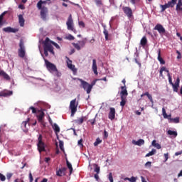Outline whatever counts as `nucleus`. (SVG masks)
Masks as SVG:
<instances>
[{
  "label": "nucleus",
  "instance_id": "1",
  "mask_svg": "<svg viewBox=\"0 0 182 182\" xmlns=\"http://www.w3.org/2000/svg\"><path fill=\"white\" fill-rule=\"evenodd\" d=\"M43 49H44L45 56L46 57L49 56L48 52H50V53H52V55H55V51L53 50V46H52V44H50L49 38L48 37L46 38L44 41Z\"/></svg>",
  "mask_w": 182,
  "mask_h": 182
},
{
  "label": "nucleus",
  "instance_id": "2",
  "mask_svg": "<svg viewBox=\"0 0 182 182\" xmlns=\"http://www.w3.org/2000/svg\"><path fill=\"white\" fill-rule=\"evenodd\" d=\"M66 25L68 31H72V32L76 33V28H75V24L73 23V18H72V14H70V16H68Z\"/></svg>",
  "mask_w": 182,
  "mask_h": 182
},
{
  "label": "nucleus",
  "instance_id": "3",
  "mask_svg": "<svg viewBox=\"0 0 182 182\" xmlns=\"http://www.w3.org/2000/svg\"><path fill=\"white\" fill-rule=\"evenodd\" d=\"M42 134H39L38 138V144L37 147L39 153H42V151H46V149H45L46 145L45 142H43Z\"/></svg>",
  "mask_w": 182,
  "mask_h": 182
},
{
  "label": "nucleus",
  "instance_id": "4",
  "mask_svg": "<svg viewBox=\"0 0 182 182\" xmlns=\"http://www.w3.org/2000/svg\"><path fill=\"white\" fill-rule=\"evenodd\" d=\"M44 62L48 72H50V73L58 72V68L55 64L49 62V60L46 58H44Z\"/></svg>",
  "mask_w": 182,
  "mask_h": 182
},
{
  "label": "nucleus",
  "instance_id": "5",
  "mask_svg": "<svg viewBox=\"0 0 182 182\" xmlns=\"http://www.w3.org/2000/svg\"><path fill=\"white\" fill-rule=\"evenodd\" d=\"M78 105L79 104L77 102H76V98H75L74 100L70 101V109L71 110V117H73V116H75V113H76V112H77Z\"/></svg>",
  "mask_w": 182,
  "mask_h": 182
},
{
  "label": "nucleus",
  "instance_id": "6",
  "mask_svg": "<svg viewBox=\"0 0 182 182\" xmlns=\"http://www.w3.org/2000/svg\"><path fill=\"white\" fill-rule=\"evenodd\" d=\"M177 4V0H171L167 4L164 5H161V12H164L167 9V8H174V6Z\"/></svg>",
  "mask_w": 182,
  "mask_h": 182
},
{
  "label": "nucleus",
  "instance_id": "7",
  "mask_svg": "<svg viewBox=\"0 0 182 182\" xmlns=\"http://www.w3.org/2000/svg\"><path fill=\"white\" fill-rule=\"evenodd\" d=\"M18 56L20 58H25V43L23 40L21 39L19 43Z\"/></svg>",
  "mask_w": 182,
  "mask_h": 182
},
{
  "label": "nucleus",
  "instance_id": "8",
  "mask_svg": "<svg viewBox=\"0 0 182 182\" xmlns=\"http://www.w3.org/2000/svg\"><path fill=\"white\" fill-rule=\"evenodd\" d=\"M38 9L41 10L40 15H41V19H43V21H46V18L49 12L48 10V7H45V6H43L42 9Z\"/></svg>",
  "mask_w": 182,
  "mask_h": 182
},
{
  "label": "nucleus",
  "instance_id": "9",
  "mask_svg": "<svg viewBox=\"0 0 182 182\" xmlns=\"http://www.w3.org/2000/svg\"><path fill=\"white\" fill-rule=\"evenodd\" d=\"M154 29V31H157L160 35H164L166 33V28L160 23L156 24Z\"/></svg>",
  "mask_w": 182,
  "mask_h": 182
},
{
  "label": "nucleus",
  "instance_id": "10",
  "mask_svg": "<svg viewBox=\"0 0 182 182\" xmlns=\"http://www.w3.org/2000/svg\"><path fill=\"white\" fill-rule=\"evenodd\" d=\"M122 11H124V13L127 15V16L128 18H132V16H133V11L132 10V9L130 7L124 6L122 8Z\"/></svg>",
  "mask_w": 182,
  "mask_h": 182
},
{
  "label": "nucleus",
  "instance_id": "11",
  "mask_svg": "<svg viewBox=\"0 0 182 182\" xmlns=\"http://www.w3.org/2000/svg\"><path fill=\"white\" fill-rule=\"evenodd\" d=\"M12 95H14V92L8 90H4L0 92V97H9Z\"/></svg>",
  "mask_w": 182,
  "mask_h": 182
},
{
  "label": "nucleus",
  "instance_id": "12",
  "mask_svg": "<svg viewBox=\"0 0 182 182\" xmlns=\"http://www.w3.org/2000/svg\"><path fill=\"white\" fill-rule=\"evenodd\" d=\"M3 32H6V33H16V32H19V28H14L11 26H9L4 28Z\"/></svg>",
  "mask_w": 182,
  "mask_h": 182
},
{
  "label": "nucleus",
  "instance_id": "13",
  "mask_svg": "<svg viewBox=\"0 0 182 182\" xmlns=\"http://www.w3.org/2000/svg\"><path fill=\"white\" fill-rule=\"evenodd\" d=\"M115 117H116V109L113 107L109 108L108 119H109V120H114Z\"/></svg>",
  "mask_w": 182,
  "mask_h": 182
},
{
  "label": "nucleus",
  "instance_id": "14",
  "mask_svg": "<svg viewBox=\"0 0 182 182\" xmlns=\"http://www.w3.org/2000/svg\"><path fill=\"white\" fill-rule=\"evenodd\" d=\"M66 170H68V168L65 167L59 168V170L56 171V176L58 177H63V176H65Z\"/></svg>",
  "mask_w": 182,
  "mask_h": 182
},
{
  "label": "nucleus",
  "instance_id": "15",
  "mask_svg": "<svg viewBox=\"0 0 182 182\" xmlns=\"http://www.w3.org/2000/svg\"><path fill=\"white\" fill-rule=\"evenodd\" d=\"M79 80L81 82L82 87L87 92V89H89L90 84L82 79H79Z\"/></svg>",
  "mask_w": 182,
  "mask_h": 182
},
{
  "label": "nucleus",
  "instance_id": "16",
  "mask_svg": "<svg viewBox=\"0 0 182 182\" xmlns=\"http://www.w3.org/2000/svg\"><path fill=\"white\" fill-rule=\"evenodd\" d=\"M173 88V92H178V87L180 86V78L178 77L175 83L172 85Z\"/></svg>",
  "mask_w": 182,
  "mask_h": 182
},
{
  "label": "nucleus",
  "instance_id": "17",
  "mask_svg": "<svg viewBox=\"0 0 182 182\" xmlns=\"http://www.w3.org/2000/svg\"><path fill=\"white\" fill-rule=\"evenodd\" d=\"M144 96H146L148 97L152 105L154 104L153 97L151 96V95H150V93H149V92H146L145 93L141 95V97H143Z\"/></svg>",
  "mask_w": 182,
  "mask_h": 182
},
{
  "label": "nucleus",
  "instance_id": "18",
  "mask_svg": "<svg viewBox=\"0 0 182 182\" xmlns=\"http://www.w3.org/2000/svg\"><path fill=\"white\" fill-rule=\"evenodd\" d=\"M18 16V23L20 26L21 27L25 26V18H23V15L19 14Z\"/></svg>",
  "mask_w": 182,
  "mask_h": 182
},
{
  "label": "nucleus",
  "instance_id": "19",
  "mask_svg": "<svg viewBox=\"0 0 182 182\" xmlns=\"http://www.w3.org/2000/svg\"><path fill=\"white\" fill-rule=\"evenodd\" d=\"M158 60L160 62L161 65H166V61L161 58V50H158Z\"/></svg>",
  "mask_w": 182,
  "mask_h": 182
},
{
  "label": "nucleus",
  "instance_id": "20",
  "mask_svg": "<svg viewBox=\"0 0 182 182\" xmlns=\"http://www.w3.org/2000/svg\"><path fill=\"white\" fill-rule=\"evenodd\" d=\"M67 58V66L68 69H70L71 70H75V65L72 64V60L69 59V58L66 57Z\"/></svg>",
  "mask_w": 182,
  "mask_h": 182
},
{
  "label": "nucleus",
  "instance_id": "21",
  "mask_svg": "<svg viewBox=\"0 0 182 182\" xmlns=\"http://www.w3.org/2000/svg\"><path fill=\"white\" fill-rule=\"evenodd\" d=\"M38 112L39 113L37 115L38 120V122H42V120H43V117H45V112H43V111H41V110H38Z\"/></svg>",
  "mask_w": 182,
  "mask_h": 182
},
{
  "label": "nucleus",
  "instance_id": "22",
  "mask_svg": "<svg viewBox=\"0 0 182 182\" xmlns=\"http://www.w3.org/2000/svg\"><path fill=\"white\" fill-rule=\"evenodd\" d=\"M92 70L95 75H97V64L96 63V59L92 60Z\"/></svg>",
  "mask_w": 182,
  "mask_h": 182
},
{
  "label": "nucleus",
  "instance_id": "23",
  "mask_svg": "<svg viewBox=\"0 0 182 182\" xmlns=\"http://www.w3.org/2000/svg\"><path fill=\"white\" fill-rule=\"evenodd\" d=\"M0 76H2L6 80H11V77L4 70H0Z\"/></svg>",
  "mask_w": 182,
  "mask_h": 182
},
{
  "label": "nucleus",
  "instance_id": "24",
  "mask_svg": "<svg viewBox=\"0 0 182 182\" xmlns=\"http://www.w3.org/2000/svg\"><path fill=\"white\" fill-rule=\"evenodd\" d=\"M96 82H97V80H94L91 84H90L89 85V88L87 89V95H89L90 93V92H92V89H93V86H95V85H96Z\"/></svg>",
  "mask_w": 182,
  "mask_h": 182
},
{
  "label": "nucleus",
  "instance_id": "25",
  "mask_svg": "<svg viewBox=\"0 0 182 182\" xmlns=\"http://www.w3.org/2000/svg\"><path fill=\"white\" fill-rule=\"evenodd\" d=\"M47 4H48V1L40 0L37 3V8H38V9H42L43 8V7H42V5H46Z\"/></svg>",
  "mask_w": 182,
  "mask_h": 182
},
{
  "label": "nucleus",
  "instance_id": "26",
  "mask_svg": "<svg viewBox=\"0 0 182 182\" xmlns=\"http://www.w3.org/2000/svg\"><path fill=\"white\" fill-rule=\"evenodd\" d=\"M86 120H87V117H82L80 118L77 119L76 123H77V124H82L83 122H86Z\"/></svg>",
  "mask_w": 182,
  "mask_h": 182
},
{
  "label": "nucleus",
  "instance_id": "27",
  "mask_svg": "<svg viewBox=\"0 0 182 182\" xmlns=\"http://www.w3.org/2000/svg\"><path fill=\"white\" fill-rule=\"evenodd\" d=\"M6 14V11H4L0 15V28H2V26H4V16H5Z\"/></svg>",
  "mask_w": 182,
  "mask_h": 182
},
{
  "label": "nucleus",
  "instance_id": "28",
  "mask_svg": "<svg viewBox=\"0 0 182 182\" xmlns=\"http://www.w3.org/2000/svg\"><path fill=\"white\" fill-rule=\"evenodd\" d=\"M53 129L55 133V134H58V133L60 132V128L59 127V126L58 125V124H54L53 125Z\"/></svg>",
  "mask_w": 182,
  "mask_h": 182
},
{
  "label": "nucleus",
  "instance_id": "29",
  "mask_svg": "<svg viewBox=\"0 0 182 182\" xmlns=\"http://www.w3.org/2000/svg\"><path fill=\"white\" fill-rule=\"evenodd\" d=\"M120 95H121V97H124V99H127V95H129V93H127V90H126V88H124L121 91Z\"/></svg>",
  "mask_w": 182,
  "mask_h": 182
},
{
  "label": "nucleus",
  "instance_id": "30",
  "mask_svg": "<svg viewBox=\"0 0 182 182\" xmlns=\"http://www.w3.org/2000/svg\"><path fill=\"white\" fill-rule=\"evenodd\" d=\"M176 11H181L182 12V0H178L176 4Z\"/></svg>",
  "mask_w": 182,
  "mask_h": 182
},
{
  "label": "nucleus",
  "instance_id": "31",
  "mask_svg": "<svg viewBox=\"0 0 182 182\" xmlns=\"http://www.w3.org/2000/svg\"><path fill=\"white\" fill-rule=\"evenodd\" d=\"M124 181H130V182H136L137 181V178L134 177V176H132L131 178H124Z\"/></svg>",
  "mask_w": 182,
  "mask_h": 182
},
{
  "label": "nucleus",
  "instance_id": "32",
  "mask_svg": "<svg viewBox=\"0 0 182 182\" xmlns=\"http://www.w3.org/2000/svg\"><path fill=\"white\" fill-rule=\"evenodd\" d=\"M162 114L164 116V119H170L171 117V115H168L167 113L166 112V109L162 108Z\"/></svg>",
  "mask_w": 182,
  "mask_h": 182
},
{
  "label": "nucleus",
  "instance_id": "33",
  "mask_svg": "<svg viewBox=\"0 0 182 182\" xmlns=\"http://www.w3.org/2000/svg\"><path fill=\"white\" fill-rule=\"evenodd\" d=\"M140 43L142 46H146V45H147V38H146V36H144L141 39Z\"/></svg>",
  "mask_w": 182,
  "mask_h": 182
},
{
  "label": "nucleus",
  "instance_id": "34",
  "mask_svg": "<svg viewBox=\"0 0 182 182\" xmlns=\"http://www.w3.org/2000/svg\"><path fill=\"white\" fill-rule=\"evenodd\" d=\"M66 164H67V167L70 170V174H72V173L73 171V168L72 167V164H70V162H69V161L66 160Z\"/></svg>",
  "mask_w": 182,
  "mask_h": 182
},
{
  "label": "nucleus",
  "instance_id": "35",
  "mask_svg": "<svg viewBox=\"0 0 182 182\" xmlns=\"http://www.w3.org/2000/svg\"><path fill=\"white\" fill-rule=\"evenodd\" d=\"M127 100V98H124L123 97H121L120 106H122V107H124Z\"/></svg>",
  "mask_w": 182,
  "mask_h": 182
},
{
  "label": "nucleus",
  "instance_id": "36",
  "mask_svg": "<svg viewBox=\"0 0 182 182\" xmlns=\"http://www.w3.org/2000/svg\"><path fill=\"white\" fill-rule=\"evenodd\" d=\"M30 120H31V119L28 118L26 121H23L21 123V127H23L24 129H26V126H27L28 123H29Z\"/></svg>",
  "mask_w": 182,
  "mask_h": 182
},
{
  "label": "nucleus",
  "instance_id": "37",
  "mask_svg": "<svg viewBox=\"0 0 182 182\" xmlns=\"http://www.w3.org/2000/svg\"><path fill=\"white\" fill-rule=\"evenodd\" d=\"M167 133L169 134V136L177 137V132L176 131L168 130Z\"/></svg>",
  "mask_w": 182,
  "mask_h": 182
},
{
  "label": "nucleus",
  "instance_id": "38",
  "mask_svg": "<svg viewBox=\"0 0 182 182\" xmlns=\"http://www.w3.org/2000/svg\"><path fill=\"white\" fill-rule=\"evenodd\" d=\"M155 153H156V149H152L151 151L146 154L145 157H150V156H154Z\"/></svg>",
  "mask_w": 182,
  "mask_h": 182
},
{
  "label": "nucleus",
  "instance_id": "39",
  "mask_svg": "<svg viewBox=\"0 0 182 182\" xmlns=\"http://www.w3.org/2000/svg\"><path fill=\"white\" fill-rule=\"evenodd\" d=\"M80 46H82V48H83L85 46V45H86V43L87 42V38H84L82 39V41H78Z\"/></svg>",
  "mask_w": 182,
  "mask_h": 182
},
{
  "label": "nucleus",
  "instance_id": "40",
  "mask_svg": "<svg viewBox=\"0 0 182 182\" xmlns=\"http://www.w3.org/2000/svg\"><path fill=\"white\" fill-rule=\"evenodd\" d=\"M135 144L136 146H142V144H144V139H139L137 141L135 142Z\"/></svg>",
  "mask_w": 182,
  "mask_h": 182
},
{
  "label": "nucleus",
  "instance_id": "41",
  "mask_svg": "<svg viewBox=\"0 0 182 182\" xmlns=\"http://www.w3.org/2000/svg\"><path fill=\"white\" fill-rule=\"evenodd\" d=\"M59 147L61 151H63V153H65V148L63 147V141H59Z\"/></svg>",
  "mask_w": 182,
  "mask_h": 182
},
{
  "label": "nucleus",
  "instance_id": "42",
  "mask_svg": "<svg viewBox=\"0 0 182 182\" xmlns=\"http://www.w3.org/2000/svg\"><path fill=\"white\" fill-rule=\"evenodd\" d=\"M103 33L105 36V41H109V31H107V30L105 29L103 31Z\"/></svg>",
  "mask_w": 182,
  "mask_h": 182
},
{
  "label": "nucleus",
  "instance_id": "43",
  "mask_svg": "<svg viewBox=\"0 0 182 182\" xmlns=\"http://www.w3.org/2000/svg\"><path fill=\"white\" fill-rule=\"evenodd\" d=\"M95 168L94 171L97 173V174H99V173H100V166H99V165L97 164H95Z\"/></svg>",
  "mask_w": 182,
  "mask_h": 182
},
{
  "label": "nucleus",
  "instance_id": "44",
  "mask_svg": "<svg viewBox=\"0 0 182 182\" xmlns=\"http://www.w3.org/2000/svg\"><path fill=\"white\" fill-rule=\"evenodd\" d=\"M100 143H102V140L100 138H97L95 142L94 143V146H99V144H100Z\"/></svg>",
  "mask_w": 182,
  "mask_h": 182
},
{
  "label": "nucleus",
  "instance_id": "45",
  "mask_svg": "<svg viewBox=\"0 0 182 182\" xmlns=\"http://www.w3.org/2000/svg\"><path fill=\"white\" fill-rule=\"evenodd\" d=\"M50 45H53L56 49H60V46L58 43H55L54 41H50Z\"/></svg>",
  "mask_w": 182,
  "mask_h": 182
},
{
  "label": "nucleus",
  "instance_id": "46",
  "mask_svg": "<svg viewBox=\"0 0 182 182\" xmlns=\"http://www.w3.org/2000/svg\"><path fill=\"white\" fill-rule=\"evenodd\" d=\"M12 176H14V173H8L6 174V178H7V180H8L9 181H11V178H12Z\"/></svg>",
  "mask_w": 182,
  "mask_h": 182
},
{
  "label": "nucleus",
  "instance_id": "47",
  "mask_svg": "<svg viewBox=\"0 0 182 182\" xmlns=\"http://www.w3.org/2000/svg\"><path fill=\"white\" fill-rule=\"evenodd\" d=\"M74 48L77 49V50H80L81 48L80 46L78 43H73Z\"/></svg>",
  "mask_w": 182,
  "mask_h": 182
},
{
  "label": "nucleus",
  "instance_id": "48",
  "mask_svg": "<svg viewBox=\"0 0 182 182\" xmlns=\"http://www.w3.org/2000/svg\"><path fill=\"white\" fill-rule=\"evenodd\" d=\"M66 39H68V41H75V37L72 34H69L66 36Z\"/></svg>",
  "mask_w": 182,
  "mask_h": 182
},
{
  "label": "nucleus",
  "instance_id": "49",
  "mask_svg": "<svg viewBox=\"0 0 182 182\" xmlns=\"http://www.w3.org/2000/svg\"><path fill=\"white\" fill-rule=\"evenodd\" d=\"M5 180H6V177L5 176V175L0 173V181H5Z\"/></svg>",
  "mask_w": 182,
  "mask_h": 182
},
{
  "label": "nucleus",
  "instance_id": "50",
  "mask_svg": "<svg viewBox=\"0 0 182 182\" xmlns=\"http://www.w3.org/2000/svg\"><path fill=\"white\" fill-rule=\"evenodd\" d=\"M95 3L97 6H99V5H103L102 0H95Z\"/></svg>",
  "mask_w": 182,
  "mask_h": 182
},
{
  "label": "nucleus",
  "instance_id": "51",
  "mask_svg": "<svg viewBox=\"0 0 182 182\" xmlns=\"http://www.w3.org/2000/svg\"><path fill=\"white\" fill-rule=\"evenodd\" d=\"M108 180H109L110 182H113V175L112 172H110L108 175Z\"/></svg>",
  "mask_w": 182,
  "mask_h": 182
},
{
  "label": "nucleus",
  "instance_id": "52",
  "mask_svg": "<svg viewBox=\"0 0 182 182\" xmlns=\"http://www.w3.org/2000/svg\"><path fill=\"white\" fill-rule=\"evenodd\" d=\"M168 82H169L170 85H173L174 83H173V80L171 79V75H170V74L168 75Z\"/></svg>",
  "mask_w": 182,
  "mask_h": 182
},
{
  "label": "nucleus",
  "instance_id": "53",
  "mask_svg": "<svg viewBox=\"0 0 182 182\" xmlns=\"http://www.w3.org/2000/svg\"><path fill=\"white\" fill-rule=\"evenodd\" d=\"M122 82L124 86L121 87V89H122V90H123V89L126 88V79H123Z\"/></svg>",
  "mask_w": 182,
  "mask_h": 182
},
{
  "label": "nucleus",
  "instance_id": "54",
  "mask_svg": "<svg viewBox=\"0 0 182 182\" xmlns=\"http://www.w3.org/2000/svg\"><path fill=\"white\" fill-rule=\"evenodd\" d=\"M89 122L92 124V126H95V123H96V119L95 118L93 119H90Z\"/></svg>",
  "mask_w": 182,
  "mask_h": 182
},
{
  "label": "nucleus",
  "instance_id": "55",
  "mask_svg": "<svg viewBox=\"0 0 182 182\" xmlns=\"http://www.w3.org/2000/svg\"><path fill=\"white\" fill-rule=\"evenodd\" d=\"M29 109L32 110V113L33 114L36 113V108H35L34 107H30Z\"/></svg>",
  "mask_w": 182,
  "mask_h": 182
},
{
  "label": "nucleus",
  "instance_id": "56",
  "mask_svg": "<svg viewBox=\"0 0 182 182\" xmlns=\"http://www.w3.org/2000/svg\"><path fill=\"white\" fill-rule=\"evenodd\" d=\"M104 137L105 139H107V137H109V133H107V130L104 131Z\"/></svg>",
  "mask_w": 182,
  "mask_h": 182
},
{
  "label": "nucleus",
  "instance_id": "57",
  "mask_svg": "<svg viewBox=\"0 0 182 182\" xmlns=\"http://www.w3.org/2000/svg\"><path fill=\"white\" fill-rule=\"evenodd\" d=\"M174 123H180V118L176 117L173 119Z\"/></svg>",
  "mask_w": 182,
  "mask_h": 182
},
{
  "label": "nucleus",
  "instance_id": "58",
  "mask_svg": "<svg viewBox=\"0 0 182 182\" xmlns=\"http://www.w3.org/2000/svg\"><path fill=\"white\" fill-rule=\"evenodd\" d=\"M79 26H82V28H85V22L83 21H79Z\"/></svg>",
  "mask_w": 182,
  "mask_h": 182
},
{
  "label": "nucleus",
  "instance_id": "59",
  "mask_svg": "<svg viewBox=\"0 0 182 182\" xmlns=\"http://www.w3.org/2000/svg\"><path fill=\"white\" fill-rule=\"evenodd\" d=\"M154 147H156V149H157L158 150H160V149H161V145H160V144L159 143H156Z\"/></svg>",
  "mask_w": 182,
  "mask_h": 182
},
{
  "label": "nucleus",
  "instance_id": "60",
  "mask_svg": "<svg viewBox=\"0 0 182 182\" xmlns=\"http://www.w3.org/2000/svg\"><path fill=\"white\" fill-rule=\"evenodd\" d=\"M176 53H178L177 59H181V53H180V51L177 50Z\"/></svg>",
  "mask_w": 182,
  "mask_h": 182
},
{
  "label": "nucleus",
  "instance_id": "61",
  "mask_svg": "<svg viewBox=\"0 0 182 182\" xmlns=\"http://www.w3.org/2000/svg\"><path fill=\"white\" fill-rule=\"evenodd\" d=\"M165 161L168 160V153L164 154Z\"/></svg>",
  "mask_w": 182,
  "mask_h": 182
},
{
  "label": "nucleus",
  "instance_id": "62",
  "mask_svg": "<svg viewBox=\"0 0 182 182\" xmlns=\"http://www.w3.org/2000/svg\"><path fill=\"white\" fill-rule=\"evenodd\" d=\"M146 167L149 166V167H151V161H148L145 164Z\"/></svg>",
  "mask_w": 182,
  "mask_h": 182
},
{
  "label": "nucleus",
  "instance_id": "63",
  "mask_svg": "<svg viewBox=\"0 0 182 182\" xmlns=\"http://www.w3.org/2000/svg\"><path fill=\"white\" fill-rule=\"evenodd\" d=\"M29 178H30V182L33 181V177L32 176V173H29Z\"/></svg>",
  "mask_w": 182,
  "mask_h": 182
},
{
  "label": "nucleus",
  "instance_id": "64",
  "mask_svg": "<svg viewBox=\"0 0 182 182\" xmlns=\"http://www.w3.org/2000/svg\"><path fill=\"white\" fill-rule=\"evenodd\" d=\"M181 154H182V151L175 153V156H180Z\"/></svg>",
  "mask_w": 182,
  "mask_h": 182
}]
</instances>
